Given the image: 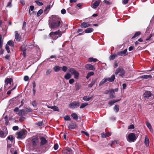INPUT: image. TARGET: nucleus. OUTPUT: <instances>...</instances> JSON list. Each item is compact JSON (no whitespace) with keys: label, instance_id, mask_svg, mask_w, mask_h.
Wrapping results in <instances>:
<instances>
[{"label":"nucleus","instance_id":"f257e3e1","mask_svg":"<svg viewBox=\"0 0 154 154\" xmlns=\"http://www.w3.org/2000/svg\"><path fill=\"white\" fill-rule=\"evenodd\" d=\"M52 22L51 23V27L52 28H57L60 24L61 20L60 18L55 15L52 16Z\"/></svg>","mask_w":154,"mask_h":154},{"label":"nucleus","instance_id":"f03ea898","mask_svg":"<svg viewBox=\"0 0 154 154\" xmlns=\"http://www.w3.org/2000/svg\"><path fill=\"white\" fill-rule=\"evenodd\" d=\"M32 110L30 108H26L24 109L19 110L17 113L18 115L21 116H25L28 112H32Z\"/></svg>","mask_w":154,"mask_h":154},{"label":"nucleus","instance_id":"7ed1b4c3","mask_svg":"<svg viewBox=\"0 0 154 154\" xmlns=\"http://www.w3.org/2000/svg\"><path fill=\"white\" fill-rule=\"evenodd\" d=\"M13 82V79L11 78H7L6 79L5 82L4 88L6 90L10 89V86H9L8 85H11L12 82Z\"/></svg>","mask_w":154,"mask_h":154},{"label":"nucleus","instance_id":"20e7f679","mask_svg":"<svg viewBox=\"0 0 154 154\" xmlns=\"http://www.w3.org/2000/svg\"><path fill=\"white\" fill-rule=\"evenodd\" d=\"M115 73L116 75L120 73L119 76L123 77L125 76V71L123 68L118 67L116 70Z\"/></svg>","mask_w":154,"mask_h":154},{"label":"nucleus","instance_id":"39448f33","mask_svg":"<svg viewBox=\"0 0 154 154\" xmlns=\"http://www.w3.org/2000/svg\"><path fill=\"white\" fill-rule=\"evenodd\" d=\"M27 133L26 130H23L17 133V137L20 139H23L26 137Z\"/></svg>","mask_w":154,"mask_h":154},{"label":"nucleus","instance_id":"423d86ee","mask_svg":"<svg viewBox=\"0 0 154 154\" xmlns=\"http://www.w3.org/2000/svg\"><path fill=\"white\" fill-rule=\"evenodd\" d=\"M62 33L61 32L58 30V31L55 32H52L49 34V35L52 38L55 37L56 39H57L58 38V36H56V35H58L59 37H60L61 36Z\"/></svg>","mask_w":154,"mask_h":154},{"label":"nucleus","instance_id":"0eeeda50","mask_svg":"<svg viewBox=\"0 0 154 154\" xmlns=\"http://www.w3.org/2000/svg\"><path fill=\"white\" fill-rule=\"evenodd\" d=\"M80 106V103L78 101H74L69 105V107L71 109H75L77 108Z\"/></svg>","mask_w":154,"mask_h":154},{"label":"nucleus","instance_id":"6e6552de","mask_svg":"<svg viewBox=\"0 0 154 154\" xmlns=\"http://www.w3.org/2000/svg\"><path fill=\"white\" fill-rule=\"evenodd\" d=\"M128 140L129 141H134L136 140L135 135L133 133H131L128 134Z\"/></svg>","mask_w":154,"mask_h":154},{"label":"nucleus","instance_id":"1a4fd4ad","mask_svg":"<svg viewBox=\"0 0 154 154\" xmlns=\"http://www.w3.org/2000/svg\"><path fill=\"white\" fill-rule=\"evenodd\" d=\"M6 140L8 143H13L14 144L15 143V140L14 137L12 135H10L6 139Z\"/></svg>","mask_w":154,"mask_h":154},{"label":"nucleus","instance_id":"9d476101","mask_svg":"<svg viewBox=\"0 0 154 154\" xmlns=\"http://www.w3.org/2000/svg\"><path fill=\"white\" fill-rule=\"evenodd\" d=\"M38 139L37 137L32 138V144L34 146H36L38 143Z\"/></svg>","mask_w":154,"mask_h":154},{"label":"nucleus","instance_id":"9b49d317","mask_svg":"<svg viewBox=\"0 0 154 154\" xmlns=\"http://www.w3.org/2000/svg\"><path fill=\"white\" fill-rule=\"evenodd\" d=\"M109 82H111L109 78H104L99 83V85L100 86L103 84L104 83Z\"/></svg>","mask_w":154,"mask_h":154},{"label":"nucleus","instance_id":"f8f14e48","mask_svg":"<svg viewBox=\"0 0 154 154\" xmlns=\"http://www.w3.org/2000/svg\"><path fill=\"white\" fill-rule=\"evenodd\" d=\"M40 145L41 146H43L46 144L48 142L47 140L46 139L43 137H40Z\"/></svg>","mask_w":154,"mask_h":154},{"label":"nucleus","instance_id":"ddd939ff","mask_svg":"<svg viewBox=\"0 0 154 154\" xmlns=\"http://www.w3.org/2000/svg\"><path fill=\"white\" fill-rule=\"evenodd\" d=\"M72 151L70 148L64 149L63 151V154H72Z\"/></svg>","mask_w":154,"mask_h":154},{"label":"nucleus","instance_id":"4468645a","mask_svg":"<svg viewBox=\"0 0 154 154\" xmlns=\"http://www.w3.org/2000/svg\"><path fill=\"white\" fill-rule=\"evenodd\" d=\"M15 37L16 40L17 42L20 41L21 39V36L20 35V34L18 33L17 31H15Z\"/></svg>","mask_w":154,"mask_h":154},{"label":"nucleus","instance_id":"2eb2a0df","mask_svg":"<svg viewBox=\"0 0 154 154\" xmlns=\"http://www.w3.org/2000/svg\"><path fill=\"white\" fill-rule=\"evenodd\" d=\"M127 49H126L123 51L118 52L117 54L120 56L126 55L128 54H126L127 52Z\"/></svg>","mask_w":154,"mask_h":154},{"label":"nucleus","instance_id":"dca6fc26","mask_svg":"<svg viewBox=\"0 0 154 154\" xmlns=\"http://www.w3.org/2000/svg\"><path fill=\"white\" fill-rule=\"evenodd\" d=\"M152 93L150 91H147L145 92L143 94L144 97L145 98H148L151 97Z\"/></svg>","mask_w":154,"mask_h":154},{"label":"nucleus","instance_id":"f3484780","mask_svg":"<svg viewBox=\"0 0 154 154\" xmlns=\"http://www.w3.org/2000/svg\"><path fill=\"white\" fill-rule=\"evenodd\" d=\"M85 68L88 70H94L95 68L94 66L91 64H87L85 66Z\"/></svg>","mask_w":154,"mask_h":154},{"label":"nucleus","instance_id":"a211bd4d","mask_svg":"<svg viewBox=\"0 0 154 154\" xmlns=\"http://www.w3.org/2000/svg\"><path fill=\"white\" fill-rule=\"evenodd\" d=\"M100 2V0H96L93 5V8L94 9L96 8L99 5Z\"/></svg>","mask_w":154,"mask_h":154},{"label":"nucleus","instance_id":"6ab92c4d","mask_svg":"<svg viewBox=\"0 0 154 154\" xmlns=\"http://www.w3.org/2000/svg\"><path fill=\"white\" fill-rule=\"evenodd\" d=\"M91 24L88 23L83 22L81 24L80 26L82 28H86L90 26Z\"/></svg>","mask_w":154,"mask_h":154},{"label":"nucleus","instance_id":"aec40b11","mask_svg":"<svg viewBox=\"0 0 154 154\" xmlns=\"http://www.w3.org/2000/svg\"><path fill=\"white\" fill-rule=\"evenodd\" d=\"M47 106L48 108L52 109L54 111H57L58 112H59V109H58V107L56 106H50L49 105H48Z\"/></svg>","mask_w":154,"mask_h":154},{"label":"nucleus","instance_id":"412c9836","mask_svg":"<svg viewBox=\"0 0 154 154\" xmlns=\"http://www.w3.org/2000/svg\"><path fill=\"white\" fill-rule=\"evenodd\" d=\"M152 76L151 75H143L140 76L139 78L141 79H148L149 78H152Z\"/></svg>","mask_w":154,"mask_h":154},{"label":"nucleus","instance_id":"4be33fe9","mask_svg":"<svg viewBox=\"0 0 154 154\" xmlns=\"http://www.w3.org/2000/svg\"><path fill=\"white\" fill-rule=\"evenodd\" d=\"M76 126H77L75 124L71 123L69 125L68 127L69 130H71L75 128Z\"/></svg>","mask_w":154,"mask_h":154},{"label":"nucleus","instance_id":"5701e85b","mask_svg":"<svg viewBox=\"0 0 154 154\" xmlns=\"http://www.w3.org/2000/svg\"><path fill=\"white\" fill-rule=\"evenodd\" d=\"M149 140L148 137L146 136L145 139V144L146 146H148L149 145Z\"/></svg>","mask_w":154,"mask_h":154},{"label":"nucleus","instance_id":"b1692460","mask_svg":"<svg viewBox=\"0 0 154 154\" xmlns=\"http://www.w3.org/2000/svg\"><path fill=\"white\" fill-rule=\"evenodd\" d=\"M61 68L59 66H55L53 67V69L55 72H58L60 70Z\"/></svg>","mask_w":154,"mask_h":154},{"label":"nucleus","instance_id":"393cba45","mask_svg":"<svg viewBox=\"0 0 154 154\" xmlns=\"http://www.w3.org/2000/svg\"><path fill=\"white\" fill-rule=\"evenodd\" d=\"M94 31V29L93 28H88L86 29L85 32V33H89L91 32H93Z\"/></svg>","mask_w":154,"mask_h":154},{"label":"nucleus","instance_id":"a878e982","mask_svg":"<svg viewBox=\"0 0 154 154\" xmlns=\"http://www.w3.org/2000/svg\"><path fill=\"white\" fill-rule=\"evenodd\" d=\"M96 81V80L95 79H93L91 83L88 85V87L89 88L91 87L95 83Z\"/></svg>","mask_w":154,"mask_h":154},{"label":"nucleus","instance_id":"bb28decb","mask_svg":"<svg viewBox=\"0 0 154 154\" xmlns=\"http://www.w3.org/2000/svg\"><path fill=\"white\" fill-rule=\"evenodd\" d=\"M71 116L75 120H77L78 119V116L76 113H73L72 114Z\"/></svg>","mask_w":154,"mask_h":154},{"label":"nucleus","instance_id":"cd10ccee","mask_svg":"<svg viewBox=\"0 0 154 154\" xmlns=\"http://www.w3.org/2000/svg\"><path fill=\"white\" fill-rule=\"evenodd\" d=\"M114 94L115 93L113 92V91H112V90L110 91L109 97L110 98H112L115 97V96L114 95Z\"/></svg>","mask_w":154,"mask_h":154},{"label":"nucleus","instance_id":"c85d7f7f","mask_svg":"<svg viewBox=\"0 0 154 154\" xmlns=\"http://www.w3.org/2000/svg\"><path fill=\"white\" fill-rule=\"evenodd\" d=\"M120 100H113L111 101H110L108 103L110 105H112L113 104H114L116 102L119 101Z\"/></svg>","mask_w":154,"mask_h":154},{"label":"nucleus","instance_id":"c756f323","mask_svg":"<svg viewBox=\"0 0 154 154\" xmlns=\"http://www.w3.org/2000/svg\"><path fill=\"white\" fill-rule=\"evenodd\" d=\"M6 135L5 134V132L3 131H0V137L2 138L5 137Z\"/></svg>","mask_w":154,"mask_h":154},{"label":"nucleus","instance_id":"7c9ffc66","mask_svg":"<svg viewBox=\"0 0 154 154\" xmlns=\"http://www.w3.org/2000/svg\"><path fill=\"white\" fill-rule=\"evenodd\" d=\"M94 74V72H88L86 77V78L88 79L91 76L93 75Z\"/></svg>","mask_w":154,"mask_h":154},{"label":"nucleus","instance_id":"2f4dec72","mask_svg":"<svg viewBox=\"0 0 154 154\" xmlns=\"http://www.w3.org/2000/svg\"><path fill=\"white\" fill-rule=\"evenodd\" d=\"M71 77V75L69 73L66 74L64 76V78L66 79H68Z\"/></svg>","mask_w":154,"mask_h":154},{"label":"nucleus","instance_id":"473e14b6","mask_svg":"<svg viewBox=\"0 0 154 154\" xmlns=\"http://www.w3.org/2000/svg\"><path fill=\"white\" fill-rule=\"evenodd\" d=\"M8 45H9L11 46L12 47H13L14 45V43L11 40H10L8 41L7 42Z\"/></svg>","mask_w":154,"mask_h":154},{"label":"nucleus","instance_id":"72a5a7b5","mask_svg":"<svg viewBox=\"0 0 154 154\" xmlns=\"http://www.w3.org/2000/svg\"><path fill=\"white\" fill-rule=\"evenodd\" d=\"M69 71L72 74H73L76 71L73 68H69Z\"/></svg>","mask_w":154,"mask_h":154},{"label":"nucleus","instance_id":"f704fd0d","mask_svg":"<svg viewBox=\"0 0 154 154\" xmlns=\"http://www.w3.org/2000/svg\"><path fill=\"white\" fill-rule=\"evenodd\" d=\"M140 34H141V32L140 31H138V32H136L135 33V34H134V35L132 37V39H133L134 38H136V37H137L139 35H140Z\"/></svg>","mask_w":154,"mask_h":154},{"label":"nucleus","instance_id":"c9c22d12","mask_svg":"<svg viewBox=\"0 0 154 154\" xmlns=\"http://www.w3.org/2000/svg\"><path fill=\"white\" fill-rule=\"evenodd\" d=\"M88 61L90 62H97L98 61L97 59L96 58H94L93 57H90L88 59Z\"/></svg>","mask_w":154,"mask_h":154},{"label":"nucleus","instance_id":"e433bc0d","mask_svg":"<svg viewBox=\"0 0 154 154\" xmlns=\"http://www.w3.org/2000/svg\"><path fill=\"white\" fill-rule=\"evenodd\" d=\"M43 12V10L42 9H40L39 10L38 12H37V17H39L40 15H41L42 14Z\"/></svg>","mask_w":154,"mask_h":154},{"label":"nucleus","instance_id":"4c0bfd02","mask_svg":"<svg viewBox=\"0 0 154 154\" xmlns=\"http://www.w3.org/2000/svg\"><path fill=\"white\" fill-rule=\"evenodd\" d=\"M52 71V70L51 69H47L46 71V75H50Z\"/></svg>","mask_w":154,"mask_h":154},{"label":"nucleus","instance_id":"58836bf2","mask_svg":"<svg viewBox=\"0 0 154 154\" xmlns=\"http://www.w3.org/2000/svg\"><path fill=\"white\" fill-rule=\"evenodd\" d=\"M73 75H74V77L75 79H78V77L79 76V74L78 72L76 71V72L74 73Z\"/></svg>","mask_w":154,"mask_h":154},{"label":"nucleus","instance_id":"ea45409f","mask_svg":"<svg viewBox=\"0 0 154 154\" xmlns=\"http://www.w3.org/2000/svg\"><path fill=\"white\" fill-rule=\"evenodd\" d=\"M88 103H82L80 106L81 109L85 107L86 106L88 105Z\"/></svg>","mask_w":154,"mask_h":154},{"label":"nucleus","instance_id":"a19ab883","mask_svg":"<svg viewBox=\"0 0 154 154\" xmlns=\"http://www.w3.org/2000/svg\"><path fill=\"white\" fill-rule=\"evenodd\" d=\"M92 98V97L87 98V97L85 96L82 99L85 101H88L90 100Z\"/></svg>","mask_w":154,"mask_h":154},{"label":"nucleus","instance_id":"79ce46f5","mask_svg":"<svg viewBox=\"0 0 154 154\" xmlns=\"http://www.w3.org/2000/svg\"><path fill=\"white\" fill-rule=\"evenodd\" d=\"M117 57V55L116 54H113V55H112L109 58L111 60H113L115 59V57Z\"/></svg>","mask_w":154,"mask_h":154},{"label":"nucleus","instance_id":"37998d69","mask_svg":"<svg viewBox=\"0 0 154 154\" xmlns=\"http://www.w3.org/2000/svg\"><path fill=\"white\" fill-rule=\"evenodd\" d=\"M146 125L147 126V127L150 130L152 129V126H151V124H150V123L149 122H146Z\"/></svg>","mask_w":154,"mask_h":154},{"label":"nucleus","instance_id":"c03bdc74","mask_svg":"<svg viewBox=\"0 0 154 154\" xmlns=\"http://www.w3.org/2000/svg\"><path fill=\"white\" fill-rule=\"evenodd\" d=\"M114 110H116V112H118L119 111V106L118 105H115L114 108Z\"/></svg>","mask_w":154,"mask_h":154},{"label":"nucleus","instance_id":"a18cd8bd","mask_svg":"<svg viewBox=\"0 0 154 154\" xmlns=\"http://www.w3.org/2000/svg\"><path fill=\"white\" fill-rule=\"evenodd\" d=\"M35 2L39 6H42L43 5V3L40 2L39 0H36Z\"/></svg>","mask_w":154,"mask_h":154},{"label":"nucleus","instance_id":"49530a36","mask_svg":"<svg viewBox=\"0 0 154 154\" xmlns=\"http://www.w3.org/2000/svg\"><path fill=\"white\" fill-rule=\"evenodd\" d=\"M64 119L66 121H70L71 119L70 117L68 115H66V116H65L64 117Z\"/></svg>","mask_w":154,"mask_h":154},{"label":"nucleus","instance_id":"de8ad7c7","mask_svg":"<svg viewBox=\"0 0 154 154\" xmlns=\"http://www.w3.org/2000/svg\"><path fill=\"white\" fill-rule=\"evenodd\" d=\"M115 75H112L110 77H109L110 80L111 82H112L114 81L115 79Z\"/></svg>","mask_w":154,"mask_h":154},{"label":"nucleus","instance_id":"09e8293b","mask_svg":"<svg viewBox=\"0 0 154 154\" xmlns=\"http://www.w3.org/2000/svg\"><path fill=\"white\" fill-rule=\"evenodd\" d=\"M5 49L7 51L8 53H9L10 52V48L7 44H6L5 46Z\"/></svg>","mask_w":154,"mask_h":154},{"label":"nucleus","instance_id":"8fccbe9b","mask_svg":"<svg viewBox=\"0 0 154 154\" xmlns=\"http://www.w3.org/2000/svg\"><path fill=\"white\" fill-rule=\"evenodd\" d=\"M13 144V143H8V145L7 146V150H8L10 148L11 146Z\"/></svg>","mask_w":154,"mask_h":154},{"label":"nucleus","instance_id":"3c124183","mask_svg":"<svg viewBox=\"0 0 154 154\" xmlns=\"http://www.w3.org/2000/svg\"><path fill=\"white\" fill-rule=\"evenodd\" d=\"M68 69L67 67L65 66H63L62 67V70L64 72H66Z\"/></svg>","mask_w":154,"mask_h":154},{"label":"nucleus","instance_id":"603ef678","mask_svg":"<svg viewBox=\"0 0 154 154\" xmlns=\"http://www.w3.org/2000/svg\"><path fill=\"white\" fill-rule=\"evenodd\" d=\"M112 142V143L113 146H115L116 145L119 144V143L118 141H116V140L113 141Z\"/></svg>","mask_w":154,"mask_h":154},{"label":"nucleus","instance_id":"864d4df0","mask_svg":"<svg viewBox=\"0 0 154 154\" xmlns=\"http://www.w3.org/2000/svg\"><path fill=\"white\" fill-rule=\"evenodd\" d=\"M43 122L42 121L39 122H37L36 124L39 126H41L42 125Z\"/></svg>","mask_w":154,"mask_h":154},{"label":"nucleus","instance_id":"5fc2aeb1","mask_svg":"<svg viewBox=\"0 0 154 154\" xmlns=\"http://www.w3.org/2000/svg\"><path fill=\"white\" fill-rule=\"evenodd\" d=\"M81 133L82 134H85V135L86 136H88V137L89 136V134H88V133L87 132H85V131H81Z\"/></svg>","mask_w":154,"mask_h":154},{"label":"nucleus","instance_id":"6e6d98bb","mask_svg":"<svg viewBox=\"0 0 154 154\" xmlns=\"http://www.w3.org/2000/svg\"><path fill=\"white\" fill-rule=\"evenodd\" d=\"M54 148L55 150H56L58 148V144L56 143L55 144Z\"/></svg>","mask_w":154,"mask_h":154},{"label":"nucleus","instance_id":"4d7b16f0","mask_svg":"<svg viewBox=\"0 0 154 154\" xmlns=\"http://www.w3.org/2000/svg\"><path fill=\"white\" fill-rule=\"evenodd\" d=\"M134 128V125H130L128 126V129H133Z\"/></svg>","mask_w":154,"mask_h":154},{"label":"nucleus","instance_id":"13d9d810","mask_svg":"<svg viewBox=\"0 0 154 154\" xmlns=\"http://www.w3.org/2000/svg\"><path fill=\"white\" fill-rule=\"evenodd\" d=\"M37 103L36 101L34 100L32 102V105L33 106H37Z\"/></svg>","mask_w":154,"mask_h":154},{"label":"nucleus","instance_id":"bf43d9fd","mask_svg":"<svg viewBox=\"0 0 154 154\" xmlns=\"http://www.w3.org/2000/svg\"><path fill=\"white\" fill-rule=\"evenodd\" d=\"M12 129L16 131L18 129L19 127L18 126H15L13 127Z\"/></svg>","mask_w":154,"mask_h":154},{"label":"nucleus","instance_id":"052dcab7","mask_svg":"<svg viewBox=\"0 0 154 154\" xmlns=\"http://www.w3.org/2000/svg\"><path fill=\"white\" fill-rule=\"evenodd\" d=\"M74 82V80L73 79H70L69 81V83L70 84H72Z\"/></svg>","mask_w":154,"mask_h":154},{"label":"nucleus","instance_id":"680f3d73","mask_svg":"<svg viewBox=\"0 0 154 154\" xmlns=\"http://www.w3.org/2000/svg\"><path fill=\"white\" fill-rule=\"evenodd\" d=\"M25 47L24 45H22L21 46V49L23 52L25 51L26 50V49L25 48Z\"/></svg>","mask_w":154,"mask_h":154},{"label":"nucleus","instance_id":"e2e57ef3","mask_svg":"<svg viewBox=\"0 0 154 154\" xmlns=\"http://www.w3.org/2000/svg\"><path fill=\"white\" fill-rule=\"evenodd\" d=\"M25 118L24 117H21L19 119V120L20 122H22L24 121L25 119Z\"/></svg>","mask_w":154,"mask_h":154},{"label":"nucleus","instance_id":"0e129e2a","mask_svg":"<svg viewBox=\"0 0 154 154\" xmlns=\"http://www.w3.org/2000/svg\"><path fill=\"white\" fill-rule=\"evenodd\" d=\"M50 6L51 5L50 4L49 5H48L45 7V9L44 10L45 12L48 10V9L50 8Z\"/></svg>","mask_w":154,"mask_h":154},{"label":"nucleus","instance_id":"69168bd1","mask_svg":"<svg viewBox=\"0 0 154 154\" xmlns=\"http://www.w3.org/2000/svg\"><path fill=\"white\" fill-rule=\"evenodd\" d=\"M26 22L24 21L23 23V25L22 27V29H25V28L26 27Z\"/></svg>","mask_w":154,"mask_h":154},{"label":"nucleus","instance_id":"338daca9","mask_svg":"<svg viewBox=\"0 0 154 154\" xmlns=\"http://www.w3.org/2000/svg\"><path fill=\"white\" fill-rule=\"evenodd\" d=\"M29 77L28 76H25L24 77V80L26 81H27L29 80Z\"/></svg>","mask_w":154,"mask_h":154},{"label":"nucleus","instance_id":"774afa93","mask_svg":"<svg viewBox=\"0 0 154 154\" xmlns=\"http://www.w3.org/2000/svg\"><path fill=\"white\" fill-rule=\"evenodd\" d=\"M34 6L33 5H31L29 7V9L31 11H32L34 9Z\"/></svg>","mask_w":154,"mask_h":154}]
</instances>
